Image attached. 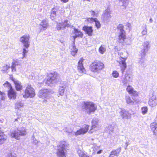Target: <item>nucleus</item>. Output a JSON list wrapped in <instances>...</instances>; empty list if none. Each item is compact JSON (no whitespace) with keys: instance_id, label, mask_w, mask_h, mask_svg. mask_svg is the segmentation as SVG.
<instances>
[{"instance_id":"nucleus-50","label":"nucleus","mask_w":157,"mask_h":157,"mask_svg":"<svg viewBox=\"0 0 157 157\" xmlns=\"http://www.w3.org/2000/svg\"><path fill=\"white\" fill-rule=\"evenodd\" d=\"M126 26H128L129 29H131V24L129 23H127L126 25Z\"/></svg>"},{"instance_id":"nucleus-34","label":"nucleus","mask_w":157,"mask_h":157,"mask_svg":"<svg viewBox=\"0 0 157 157\" xmlns=\"http://www.w3.org/2000/svg\"><path fill=\"white\" fill-rule=\"evenodd\" d=\"M57 10L56 8H53L51 10V17L52 20L53 19L54 17L56 16Z\"/></svg>"},{"instance_id":"nucleus-2","label":"nucleus","mask_w":157,"mask_h":157,"mask_svg":"<svg viewBox=\"0 0 157 157\" xmlns=\"http://www.w3.org/2000/svg\"><path fill=\"white\" fill-rule=\"evenodd\" d=\"M104 68L103 63L98 60L94 61L90 65V69L91 71L97 73H99Z\"/></svg>"},{"instance_id":"nucleus-13","label":"nucleus","mask_w":157,"mask_h":157,"mask_svg":"<svg viewBox=\"0 0 157 157\" xmlns=\"http://www.w3.org/2000/svg\"><path fill=\"white\" fill-rule=\"evenodd\" d=\"M67 86V82H63L61 83L59 88L58 91V96L59 95L63 96V95L65 90Z\"/></svg>"},{"instance_id":"nucleus-11","label":"nucleus","mask_w":157,"mask_h":157,"mask_svg":"<svg viewBox=\"0 0 157 157\" xmlns=\"http://www.w3.org/2000/svg\"><path fill=\"white\" fill-rule=\"evenodd\" d=\"M67 20L65 21L64 22L57 23L56 25V29L58 30H63L66 27L70 26V25L67 23Z\"/></svg>"},{"instance_id":"nucleus-37","label":"nucleus","mask_w":157,"mask_h":157,"mask_svg":"<svg viewBox=\"0 0 157 157\" xmlns=\"http://www.w3.org/2000/svg\"><path fill=\"white\" fill-rule=\"evenodd\" d=\"M119 1L122 3V6H124V8H126V7L128 6L129 0H119Z\"/></svg>"},{"instance_id":"nucleus-7","label":"nucleus","mask_w":157,"mask_h":157,"mask_svg":"<svg viewBox=\"0 0 157 157\" xmlns=\"http://www.w3.org/2000/svg\"><path fill=\"white\" fill-rule=\"evenodd\" d=\"M57 77V73H51L48 77L46 84L50 86H52L53 84L56 82Z\"/></svg>"},{"instance_id":"nucleus-44","label":"nucleus","mask_w":157,"mask_h":157,"mask_svg":"<svg viewBox=\"0 0 157 157\" xmlns=\"http://www.w3.org/2000/svg\"><path fill=\"white\" fill-rule=\"evenodd\" d=\"M91 15L93 17H97L98 16V12H94V11L91 10L90 11Z\"/></svg>"},{"instance_id":"nucleus-30","label":"nucleus","mask_w":157,"mask_h":157,"mask_svg":"<svg viewBox=\"0 0 157 157\" xmlns=\"http://www.w3.org/2000/svg\"><path fill=\"white\" fill-rule=\"evenodd\" d=\"M24 104L21 101H17L15 104V108L18 109H20L24 106Z\"/></svg>"},{"instance_id":"nucleus-24","label":"nucleus","mask_w":157,"mask_h":157,"mask_svg":"<svg viewBox=\"0 0 157 157\" xmlns=\"http://www.w3.org/2000/svg\"><path fill=\"white\" fill-rule=\"evenodd\" d=\"M9 97L10 99H15L16 97V93L12 88L9 90L8 92Z\"/></svg>"},{"instance_id":"nucleus-53","label":"nucleus","mask_w":157,"mask_h":157,"mask_svg":"<svg viewBox=\"0 0 157 157\" xmlns=\"http://www.w3.org/2000/svg\"><path fill=\"white\" fill-rule=\"evenodd\" d=\"M102 151V150H100L99 151H98L97 152V153L98 154H100V153H101V152Z\"/></svg>"},{"instance_id":"nucleus-43","label":"nucleus","mask_w":157,"mask_h":157,"mask_svg":"<svg viewBox=\"0 0 157 157\" xmlns=\"http://www.w3.org/2000/svg\"><path fill=\"white\" fill-rule=\"evenodd\" d=\"M147 108L146 107H142L141 109L142 113L143 115H144L147 112Z\"/></svg>"},{"instance_id":"nucleus-21","label":"nucleus","mask_w":157,"mask_h":157,"mask_svg":"<svg viewBox=\"0 0 157 157\" xmlns=\"http://www.w3.org/2000/svg\"><path fill=\"white\" fill-rule=\"evenodd\" d=\"M82 30L89 36H91L92 35L93 30L92 26H84L83 27Z\"/></svg>"},{"instance_id":"nucleus-38","label":"nucleus","mask_w":157,"mask_h":157,"mask_svg":"<svg viewBox=\"0 0 157 157\" xmlns=\"http://www.w3.org/2000/svg\"><path fill=\"white\" fill-rule=\"evenodd\" d=\"M99 52L101 54H103L106 51V48L105 45H101L99 48Z\"/></svg>"},{"instance_id":"nucleus-54","label":"nucleus","mask_w":157,"mask_h":157,"mask_svg":"<svg viewBox=\"0 0 157 157\" xmlns=\"http://www.w3.org/2000/svg\"><path fill=\"white\" fill-rule=\"evenodd\" d=\"M129 143L128 142H126V143H125V145H126V147H127V146H128V145H129Z\"/></svg>"},{"instance_id":"nucleus-45","label":"nucleus","mask_w":157,"mask_h":157,"mask_svg":"<svg viewBox=\"0 0 157 157\" xmlns=\"http://www.w3.org/2000/svg\"><path fill=\"white\" fill-rule=\"evenodd\" d=\"M107 128L109 130V133L112 132L113 131V127L111 125H109L108 126Z\"/></svg>"},{"instance_id":"nucleus-27","label":"nucleus","mask_w":157,"mask_h":157,"mask_svg":"<svg viewBox=\"0 0 157 157\" xmlns=\"http://www.w3.org/2000/svg\"><path fill=\"white\" fill-rule=\"evenodd\" d=\"M74 32L75 34V36H73V37L75 39L77 37H82L83 36V34L82 32L76 29H74Z\"/></svg>"},{"instance_id":"nucleus-25","label":"nucleus","mask_w":157,"mask_h":157,"mask_svg":"<svg viewBox=\"0 0 157 157\" xmlns=\"http://www.w3.org/2000/svg\"><path fill=\"white\" fill-rule=\"evenodd\" d=\"M151 130L153 132L154 135H157V124L156 122H153L151 124Z\"/></svg>"},{"instance_id":"nucleus-9","label":"nucleus","mask_w":157,"mask_h":157,"mask_svg":"<svg viewBox=\"0 0 157 157\" xmlns=\"http://www.w3.org/2000/svg\"><path fill=\"white\" fill-rule=\"evenodd\" d=\"M30 36L29 34L24 35L20 38V41L23 44L24 46L28 48L29 46Z\"/></svg>"},{"instance_id":"nucleus-8","label":"nucleus","mask_w":157,"mask_h":157,"mask_svg":"<svg viewBox=\"0 0 157 157\" xmlns=\"http://www.w3.org/2000/svg\"><path fill=\"white\" fill-rule=\"evenodd\" d=\"M35 95L34 89L31 85H28L25 91V94L23 95V97L25 98H27L29 97L33 98L35 96Z\"/></svg>"},{"instance_id":"nucleus-46","label":"nucleus","mask_w":157,"mask_h":157,"mask_svg":"<svg viewBox=\"0 0 157 157\" xmlns=\"http://www.w3.org/2000/svg\"><path fill=\"white\" fill-rule=\"evenodd\" d=\"M5 94L1 91H0V95L1 96V99L3 100L5 99Z\"/></svg>"},{"instance_id":"nucleus-19","label":"nucleus","mask_w":157,"mask_h":157,"mask_svg":"<svg viewBox=\"0 0 157 157\" xmlns=\"http://www.w3.org/2000/svg\"><path fill=\"white\" fill-rule=\"evenodd\" d=\"M84 59H80L78 63V65L77 66V68L78 71L81 73H85V70L84 68L82 62Z\"/></svg>"},{"instance_id":"nucleus-12","label":"nucleus","mask_w":157,"mask_h":157,"mask_svg":"<svg viewBox=\"0 0 157 157\" xmlns=\"http://www.w3.org/2000/svg\"><path fill=\"white\" fill-rule=\"evenodd\" d=\"M132 110H130L126 111L124 109H122L120 112L121 116L123 119H129L131 117V115L133 113H131Z\"/></svg>"},{"instance_id":"nucleus-47","label":"nucleus","mask_w":157,"mask_h":157,"mask_svg":"<svg viewBox=\"0 0 157 157\" xmlns=\"http://www.w3.org/2000/svg\"><path fill=\"white\" fill-rule=\"evenodd\" d=\"M32 138L33 143L35 144H36L38 142L37 140H36L35 138L33 136Z\"/></svg>"},{"instance_id":"nucleus-52","label":"nucleus","mask_w":157,"mask_h":157,"mask_svg":"<svg viewBox=\"0 0 157 157\" xmlns=\"http://www.w3.org/2000/svg\"><path fill=\"white\" fill-rule=\"evenodd\" d=\"M62 2H64V3H66V2H67L69 0H61Z\"/></svg>"},{"instance_id":"nucleus-41","label":"nucleus","mask_w":157,"mask_h":157,"mask_svg":"<svg viewBox=\"0 0 157 157\" xmlns=\"http://www.w3.org/2000/svg\"><path fill=\"white\" fill-rule=\"evenodd\" d=\"M3 86L5 87H7L9 89H10L12 88L11 84L7 81H6L3 84Z\"/></svg>"},{"instance_id":"nucleus-49","label":"nucleus","mask_w":157,"mask_h":157,"mask_svg":"<svg viewBox=\"0 0 157 157\" xmlns=\"http://www.w3.org/2000/svg\"><path fill=\"white\" fill-rule=\"evenodd\" d=\"M7 157H16V156L15 155L12 154H10L8 155Z\"/></svg>"},{"instance_id":"nucleus-23","label":"nucleus","mask_w":157,"mask_h":157,"mask_svg":"<svg viewBox=\"0 0 157 157\" xmlns=\"http://www.w3.org/2000/svg\"><path fill=\"white\" fill-rule=\"evenodd\" d=\"M98 119H93L92 121L91 129H94L95 130H97L99 126L98 124Z\"/></svg>"},{"instance_id":"nucleus-48","label":"nucleus","mask_w":157,"mask_h":157,"mask_svg":"<svg viewBox=\"0 0 157 157\" xmlns=\"http://www.w3.org/2000/svg\"><path fill=\"white\" fill-rule=\"evenodd\" d=\"M28 52V51L25 48H23V57L22 58H23L24 57H25V54L27 52Z\"/></svg>"},{"instance_id":"nucleus-1","label":"nucleus","mask_w":157,"mask_h":157,"mask_svg":"<svg viewBox=\"0 0 157 157\" xmlns=\"http://www.w3.org/2000/svg\"><path fill=\"white\" fill-rule=\"evenodd\" d=\"M68 144L65 141L61 142L57 147V155L58 157H66L67 151L68 149Z\"/></svg>"},{"instance_id":"nucleus-6","label":"nucleus","mask_w":157,"mask_h":157,"mask_svg":"<svg viewBox=\"0 0 157 157\" xmlns=\"http://www.w3.org/2000/svg\"><path fill=\"white\" fill-rule=\"evenodd\" d=\"M151 44L149 41H144L142 44L141 50L140 52V56L142 57H145L146 53L149 51L151 48Z\"/></svg>"},{"instance_id":"nucleus-39","label":"nucleus","mask_w":157,"mask_h":157,"mask_svg":"<svg viewBox=\"0 0 157 157\" xmlns=\"http://www.w3.org/2000/svg\"><path fill=\"white\" fill-rule=\"evenodd\" d=\"M140 56L141 58L139 59V63L142 66L144 67V57H142L141 56Z\"/></svg>"},{"instance_id":"nucleus-36","label":"nucleus","mask_w":157,"mask_h":157,"mask_svg":"<svg viewBox=\"0 0 157 157\" xmlns=\"http://www.w3.org/2000/svg\"><path fill=\"white\" fill-rule=\"evenodd\" d=\"M77 152L80 157H89L86 155L81 150H78Z\"/></svg>"},{"instance_id":"nucleus-14","label":"nucleus","mask_w":157,"mask_h":157,"mask_svg":"<svg viewBox=\"0 0 157 157\" xmlns=\"http://www.w3.org/2000/svg\"><path fill=\"white\" fill-rule=\"evenodd\" d=\"M132 78L131 75L128 73H126L122 78V83L124 85L130 84V82L132 81Z\"/></svg>"},{"instance_id":"nucleus-51","label":"nucleus","mask_w":157,"mask_h":157,"mask_svg":"<svg viewBox=\"0 0 157 157\" xmlns=\"http://www.w3.org/2000/svg\"><path fill=\"white\" fill-rule=\"evenodd\" d=\"M123 54V53L122 52H120L119 53V55H120V57H121L120 58V60L121 59V57H122L123 58L125 57H123V56H121V55H122ZM126 57V58H127V57Z\"/></svg>"},{"instance_id":"nucleus-42","label":"nucleus","mask_w":157,"mask_h":157,"mask_svg":"<svg viewBox=\"0 0 157 157\" xmlns=\"http://www.w3.org/2000/svg\"><path fill=\"white\" fill-rule=\"evenodd\" d=\"M113 76L115 78H117L119 76L118 72L116 71H113L112 73Z\"/></svg>"},{"instance_id":"nucleus-4","label":"nucleus","mask_w":157,"mask_h":157,"mask_svg":"<svg viewBox=\"0 0 157 157\" xmlns=\"http://www.w3.org/2000/svg\"><path fill=\"white\" fill-rule=\"evenodd\" d=\"M82 107L89 115H90L91 112H94L96 109L94 104L91 101H84Z\"/></svg>"},{"instance_id":"nucleus-5","label":"nucleus","mask_w":157,"mask_h":157,"mask_svg":"<svg viewBox=\"0 0 157 157\" xmlns=\"http://www.w3.org/2000/svg\"><path fill=\"white\" fill-rule=\"evenodd\" d=\"M10 134L12 137L19 140L20 139V136H24L26 135L25 128L23 127L17 130L12 131L10 132Z\"/></svg>"},{"instance_id":"nucleus-3","label":"nucleus","mask_w":157,"mask_h":157,"mask_svg":"<svg viewBox=\"0 0 157 157\" xmlns=\"http://www.w3.org/2000/svg\"><path fill=\"white\" fill-rule=\"evenodd\" d=\"M123 28L124 26L122 24L119 25L117 27L118 36L117 41L120 43H123L126 39V33Z\"/></svg>"},{"instance_id":"nucleus-18","label":"nucleus","mask_w":157,"mask_h":157,"mask_svg":"<svg viewBox=\"0 0 157 157\" xmlns=\"http://www.w3.org/2000/svg\"><path fill=\"white\" fill-rule=\"evenodd\" d=\"M20 62L17 59L14 60L12 63L11 68L12 72H15L16 70V67H18V68L20 69L21 67Z\"/></svg>"},{"instance_id":"nucleus-29","label":"nucleus","mask_w":157,"mask_h":157,"mask_svg":"<svg viewBox=\"0 0 157 157\" xmlns=\"http://www.w3.org/2000/svg\"><path fill=\"white\" fill-rule=\"evenodd\" d=\"M14 82L15 88L17 91H20L22 89V86L20 82L18 81H15Z\"/></svg>"},{"instance_id":"nucleus-17","label":"nucleus","mask_w":157,"mask_h":157,"mask_svg":"<svg viewBox=\"0 0 157 157\" xmlns=\"http://www.w3.org/2000/svg\"><path fill=\"white\" fill-rule=\"evenodd\" d=\"M121 57V59L120 60L119 63L120 65L122 73L123 74L127 67L126 63L125 62L126 57L123 58L122 57Z\"/></svg>"},{"instance_id":"nucleus-26","label":"nucleus","mask_w":157,"mask_h":157,"mask_svg":"<svg viewBox=\"0 0 157 157\" xmlns=\"http://www.w3.org/2000/svg\"><path fill=\"white\" fill-rule=\"evenodd\" d=\"M71 54L73 56H75L78 50L76 48L75 45V43L73 42L71 46L70 47Z\"/></svg>"},{"instance_id":"nucleus-31","label":"nucleus","mask_w":157,"mask_h":157,"mask_svg":"<svg viewBox=\"0 0 157 157\" xmlns=\"http://www.w3.org/2000/svg\"><path fill=\"white\" fill-rule=\"evenodd\" d=\"M40 25L43 28L44 30L47 28L48 26V23L46 20H44L42 21Z\"/></svg>"},{"instance_id":"nucleus-55","label":"nucleus","mask_w":157,"mask_h":157,"mask_svg":"<svg viewBox=\"0 0 157 157\" xmlns=\"http://www.w3.org/2000/svg\"><path fill=\"white\" fill-rule=\"evenodd\" d=\"M149 21L150 23H152L153 22V20L152 18H151L149 20Z\"/></svg>"},{"instance_id":"nucleus-32","label":"nucleus","mask_w":157,"mask_h":157,"mask_svg":"<svg viewBox=\"0 0 157 157\" xmlns=\"http://www.w3.org/2000/svg\"><path fill=\"white\" fill-rule=\"evenodd\" d=\"M89 19L92 21H94L95 22V25L97 28H99L101 26V25L99 22L98 21L97 19L96 18H89Z\"/></svg>"},{"instance_id":"nucleus-57","label":"nucleus","mask_w":157,"mask_h":157,"mask_svg":"<svg viewBox=\"0 0 157 157\" xmlns=\"http://www.w3.org/2000/svg\"><path fill=\"white\" fill-rule=\"evenodd\" d=\"M130 113H133V114H134L133 112V111H132V112H131Z\"/></svg>"},{"instance_id":"nucleus-10","label":"nucleus","mask_w":157,"mask_h":157,"mask_svg":"<svg viewBox=\"0 0 157 157\" xmlns=\"http://www.w3.org/2000/svg\"><path fill=\"white\" fill-rule=\"evenodd\" d=\"M52 93L49 90L47 89L41 90L39 91V97L42 99L48 98H50V95Z\"/></svg>"},{"instance_id":"nucleus-22","label":"nucleus","mask_w":157,"mask_h":157,"mask_svg":"<svg viewBox=\"0 0 157 157\" xmlns=\"http://www.w3.org/2000/svg\"><path fill=\"white\" fill-rule=\"evenodd\" d=\"M126 90L132 96H138V92L134 90L133 88L130 85H128L127 86Z\"/></svg>"},{"instance_id":"nucleus-15","label":"nucleus","mask_w":157,"mask_h":157,"mask_svg":"<svg viewBox=\"0 0 157 157\" xmlns=\"http://www.w3.org/2000/svg\"><path fill=\"white\" fill-rule=\"evenodd\" d=\"M110 10L109 9H107L105 10L101 17V19L104 22H108L111 18L110 15Z\"/></svg>"},{"instance_id":"nucleus-58","label":"nucleus","mask_w":157,"mask_h":157,"mask_svg":"<svg viewBox=\"0 0 157 157\" xmlns=\"http://www.w3.org/2000/svg\"><path fill=\"white\" fill-rule=\"evenodd\" d=\"M15 121H17V119H15Z\"/></svg>"},{"instance_id":"nucleus-59","label":"nucleus","mask_w":157,"mask_h":157,"mask_svg":"<svg viewBox=\"0 0 157 157\" xmlns=\"http://www.w3.org/2000/svg\"><path fill=\"white\" fill-rule=\"evenodd\" d=\"M127 147H125V149H127Z\"/></svg>"},{"instance_id":"nucleus-56","label":"nucleus","mask_w":157,"mask_h":157,"mask_svg":"<svg viewBox=\"0 0 157 157\" xmlns=\"http://www.w3.org/2000/svg\"><path fill=\"white\" fill-rule=\"evenodd\" d=\"M114 49H115V51H116L117 50H118L117 48V46H115L114 47Z\"/></svg>"},{"instance_id":"nucleus-40","label":"nucleus","mask_w":157,"mask_h":157,"mask_svg":"<svg viewBox=\"0 0 157 157\" xmlns=\"http://www.w3.org/2000/svg\"><path fill=\"white\" fill-rule=\"evenodd\" d=\"M10 67V66L7 65H5L2 68V71H3V72H6L9 68Z\"/></svg>"},{"instance_id":"nucleus-28","label":"nucleus","mask_w":157,"mask_h":157,"mask_svg":"<svg viewBox=\"0 0 157 157\" xmlns=\"http://www.w3.org/2000/svg\"><path fill=\"white\" fill-rule=\"evenodd\" d=\"M121 150V147H120L116 150L112 151L110 153L111 155H113L116 157H118Z\"/></svg>"},{"instance_id":"nucleus-35","label":"nucleus","mask_w":157,"mask_h":157,"mask_svg":"<svg viewBox=\"0 0 157 157\" xmlns=\"http://www.w3.org/2000/svg\"><path fill=\"white\" fill-rule=\"evenodd\" d=\"M142 28L143 29L141 32V34L142 35L144 36L146 35L147 33V29L146 25V24L142 26Z\"/></svg>"},{"instance_id":"nucleus-33","label":"nucleus","mask_w":157,"mask_h":157,"mask_svg":"<svg viewBox=\"0 0 157 157\" xmlns=\"http://www.w3.org/2000/svg\"><path fill=\"white\" fill-rule=\"evenodd\" d=\"M125 100L127 104L130 105H133L134 103V101H132L129 96H126L125 97Z\"/></svg>"},{"instance_id":"nucleus-20","label":"nucleus","mask_w":157,"mask_h":157,"mask_svg":"<svg viewBox=\"0 0 157 157\" xmlns=\"http://www.w3.org/2000/svg\"><path fill=\"white\" fill-rule=\"evenodd\" d=\"M148 104L151 107L155 106L157 105V100L155 96H152L149 99L148 102Z\"/></svg>"},{"instance_id":"nucleus-16","label":"nucleus","mask_w":157,"mask_h":157,"mask_svg":"<svg viewBox=\"0 0 157 157\" xmlns=\"http://www.w3.org/2000/svg\"><path fill=\"white\" fill-rule=\"evenodd\" d=\"M89 126L84 125L82 128L78 130L75 132V135L76 136L81 134H84L87 132L88 130Z\"/></svg>"}]
</instances>
